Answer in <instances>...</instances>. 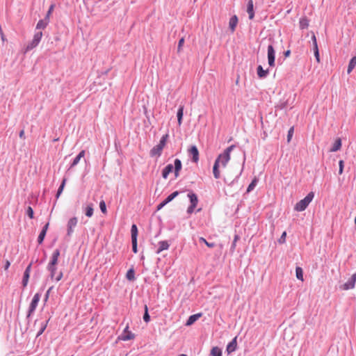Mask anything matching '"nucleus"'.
<instances>
[{
    "mask_svg": "<svg viewBox=\"0 0 356 356\" xmlns=\"http://www.w3.org/2000/svg\"><path fill=\"white\" fill-rule=\"evenodd\" d=\"M230 155H227V154L222 152L220 154L216 159L215 160L213 166V174L216 179H219L220 177V172L219 170L220 163H221L223 168H225L227 163L230 160Z\"/></svg>",
    "mask_w": 356,
    "mask_h": 356,
    "instance_id": "obj_1",
    "label": "nucleus"
},
{
    "mask_svg": "<svg viewBox=\"0 0 356 356\" xmlns=\"http://www.w3.org/2000/svg\"><path fill=\"white\" fill-rule=\"evenodd\" d=\"M268 40L270 42V44L268 46L267 49L268 63L270 67H273L275 65V48L278 49V42L271 37L268 38Z\"/></svg>",
    "mask_w": 356,
    "mask_h": 356,
    "instance_id": "obj_2",
    "label": "nucleus"
},
{
    "mask_svg": "<svg viewBox=\"0 0 356 356\" xmlns=\"http://www.w3.org/2000/svg\"><path fill=\"white\" fill-rule=\"evenodd\" d=\"M314 197V192H309L302 200H300L296 204L294 207V210L297 211H305L309 204V203L312 201Z\"/></svg>",
    "mask_w": 356,
    "mask_h": 356,
    "instance_id": "obj_3",
    "label": "nucleus"
},
{
    "mask_svg": "<svg viewBox=\"0 0 356 356\" xmlns=\"http://www.w3.org/2000/svg\"><path fill=\"white\" fill-rule=\"evenodd\" d=\"M40 297H41V294L40 293H36L31 303H30V305L29 307V309H28V312H27V315H26V318L29 319L31 316L34 313V312L35 311L36 308H37V306L38 305V302L40 301Z\"/></svg>",
    "mask_w": 356,
    "mask_h": 356,
    "instance_id": "obj_4",
    "label": "nucleus"
},
{
    "mask_svg": "<svg viewBox=\"0 0 356 356\" xmlns=\"http://www.w3.org/2000/svg\"><path fill=\"white\" fill-rule=\"evenodd\" d=\"M138 234V227L136 224H133L131 227V237L132 251L134 253L138 252V241H137Z\"/></svg>",
    "mask_w": 356,
    "mask_h": 356,
    "instance_id": "obj_5",
    "label": "nucleus"
},
{
    "mask_svg": "<svg viewBox=\"0 0 356 356\" xmlns=\"http://www.w3.org/2000/svg\"><path fill=\"white\" fill-rule=\"evenodd\" d=\"M42 31H40L35 33L33 40L30 42L28 43L27 46L26 47V50L30 51V50L33 49V48L36 47L38 45V44L40 43V42L42 39Z\"/></svg>",
    "mask_w": 356,
    "mask_h": 356,
    "instance_id": "obj_6",
    "label": "nucleus"
},
{
    "mask_svg": "<svg viewBox=\"0 0 356 356\" xmlns=\"http://www.w3.org/2000/svg\"><path fill=\"white\" fill-rule=\"evenodd\" d=\"M356 282V272L351 275V277L348 279V280L344 283L343 284L339 286L341 290H350L355 288Z\"/></svg>",
    "mask_w": 356,
    "mask_h": 356,
    "instance_id": "obj_7",
    "label": "nucleus"
},
{
    "mask_svg": "<svg viewBox=\"0 0 356 356\" xmlns=\"http://www.w3.org/2000/svg\"><path fill=\"white\" fill-rule=\"evenodd\" d=\"M78 219L76 217L71 218L67 222V236L70 237L74 232V228L76 226Z\"/></svg>",
    "mask_w": 356,
    "mask_h": 356,
    "instance_id": "obj_8",
    "label": "nucleus"
},
{
    "mask_svg": "<svg viewBox=\"0 0 356 356\" xmlns=\"http://www.w3.org/2000/svg\"><path fill=\"white\" fill-rule=\"evenodd\" d=\"M32 265H33V261H31L27 266V267L26 268V269L24 272L23 278H22V284L23 288L26 287V286L28 284Z\"/></svg>",
    "mask_w": 356,
    "mask_h": 356,
    "instance_id": "obj_9",
    "label": "nucleus"
},
{
    "mask_svg": "<svg viewBox=\"0 0 356 356\" xmlns=\"http://www.w3.org/2000/svg\"><path fill=\"white\" fill-rule=\"evenodd\" d=\"M60 256V250L56 249L51 257V259L47 266L54 267L56 266L58 261V257Z\"/></svg>",
    "mask_w": 356,
    "mask_h": 356,
    "instance_id": "obj_10",
    "label": "nucleus"
},
{
    "mask_svg": "<svg viewBox=\"0 0 356 356\" xmlns=\"http://www.w3.org/2000/svg\"><path fill=\"white\" fill-rule=\"evenodd\" d=\"M237 349V336L234 337L232 340L228 343L226 347V352L229 355Z\"/></svg>",
    "mask_w": 356,
    "mask_h": 356,
    "instance_id": "obj_11",
    "label": "nucleus"
},
{
    "mask_svg": "<svg viewBox=\"0 0 356 356\" xmlns=\"http://www.w3.org/2000/svg\"><path fill=\"white\" fill-rule=\"evenodd\" d=\"M189 154L191 155V160L193 163H197L199 161V150L195 145H192L188 149Z\"/></svg>",
    "mask_w": 356,
    "mask_h": 356,
    "instance_id": "obj_12",
    "label": "nucleus"
},
{
    "mask_svg": "<svg viewBox=\"0 0 356 356\" xmlns=\"http://www.w3.org/2000/svg\"><path fill=\"white\" fill-rule=\"evenodd\" d=\"M86 154L85 150H81L76 156L73 159L72 162L71 163L70 168H68V170L76 166L80 161L81 159L84 157Z\"/></svg>",
    "mask_w": 356,
    "mask_h": 356,
    "instance_id": "obj_13",
    "label": "nucleus"
},
{
    "mask_svg": "<svg viewBox=\"0 0 356 356\" xmlns=\"http://www.w3.org/2000/svg\"><path fill=\"white\" fill-rule=\"evenodd\" d=\"M238 19L236 15H234L230 19L229 22V29H230L232 33H234L236 30V27L238 24Z\"/></svg>",
    "mask_w": 356,
    "mask_h": 356,
    "instance_id": "obj_14",
    "label": "nucleus"
},
{
    "mask_svg": "<svg viewBox=\"0 0 356 356\" xmlns=\"http://www.w3.org/2000/svg\"><path fill=\"white\" fill-rule=\"evenodd\" d=\"M83 209L85 215L87 217L91 218L93 216L94 208H93L92 203L87 204L85 207L83 206Z\"/></svg>",
    "mask_w": 356,
    "mask_h": 356,
    "instance_id": "obj_15",
    "label": "nucleus"
},
{
    "mask_svg": "<svg viewBox=\"0 0 356 356\" xmlns=\"http://www.w3.org/2000/svg\"><path fill=\"white\" fill-rule=\"evenodd\" d=\"M247 13L250 19H253L254 17V3L252 0H248L247 4Z\"/></svg>",
    "mask_w": 356,
    "mask_h": 356,
    "instance_id": "obj_16",
    "label": "nucleus"
},
{
    "mask_svg": "<svg viewBox=\"0 0 356 356\" xmlns=\"http://www.w3.org/2000/svg\"><path fill=\"white\" fill-rule=\"evenodd\" d=\"M163 148L156 145L149 152V156L151 157L160 156L162 154Z\"/></svg>",
    "mask_w": 356,
    "mask_h": 356,
    "instance_id": "obj_17",
    "label": "nucleus"
},
{
    "mask_svg": "<svg viewBox=\"0 0 356 356\" xmlns=\"http://www.w3.org/2000/svg\"><path fill=\"white\" fill-rule=\"evenodd\" d=\"M158 245H159V248H158L157 250L156 251V254H159L162 251L168 250L170 247V244L168 241H159Z\"/></svg>",
    "mask_w": 356,
    "mask_h": 356,
    "instance_id": "obj_18",
    "label": "nucleus"
},
{
    "mask_svg": "<svg viewBox=\"0 0 356 356\" xmlns=\"http://www.w3.org/2000/svg\"><path fill=\"white\" fill-rule=\"evenodd\" d=\"M202 316V313H198L190 316L186 321V325L189 326L193 325L196 321H197Z\"/></svg>",
    "mask_w": 356,
    "mask_h": 356,
    "instance_id": "obj_19",
    "label": "nucleus"
},
{
    "mask_svg": "<svg viewBox=\"0 0 356 356\" xmlns=\"http://www.w3.org/2000/svg\"><path fill=\"white\" fill-rule=\"evenodd\" d=\"M173 165L170 163L168 164L162 170V177L163 179H167L169 174L173 171Z\"/></svg>",
    "mask_w": 356,
    "mask_h": 356,
    "instance_id": "obj_20",
    "label": "nucleus"
},
{
    "mask_svg": "<svg viewBox=\"0 0 356 356\" xmlns=\"http://www.w3.org/2000/svg\"><path fill=\"white\" fill-rule=\"evenodd\" d=\"M257 73L259 78L264 79L268 75L269 70L268 69L264 70L261 65H259L257 68Z\"/></svg>",
    "mask_w": 356,
    "mask_h": 356,
    "instance_id": "obj_21",
    "label": "nucleus"
},
{
    "mask_svg": "<svg viewBox=\"0 0 356 356\" xmlns=\"http://www.w3.org/2000/svg\"><path fill=\"white\" fill-rule=\"evenodd\" d=\"M184 106L180 105L177 112V123L180 126L182 124Z\"/></svg>",
    "mask_w": 356,
    "mask_h": 356,
    "instance_id": "obj_22",
    "label": "nucleus"
},
{
    "mask_svg": "<svg viewBox=\"0 0 356 356\" xmlns=\"http://www.w3.org/2000/svg\"><path fill=\"white\" fill-rule=\"evenodd\" d=\"M135 338V334L131 332H127V333H122L120 336L118 337V339L122 341H129L134 339Z\"/></svg>",
    "mask_w": 356,
    "mask_h": 356,
    "instance_id": "obj_23",
    "label": "nucleus"
},
{
    "mask_svg": "<svg viewBox=\"0 0 356 356\" xmlns=\"http://www.w3.org/2000/svg\"><path fill=\"white\" fill-rule=\"evenodd\" d=\"M341 138H338L337 139L335 140L334 143H333L332 147L330 149V152H337L341 149Z\"/></svg>",
    "mask_w": 356,
    "mask_h": 356,
    "instance_id": "obj_24",
    "label": "nucleus"
},
{
    "mask_svg": "<svg viewBox=\"0 0 356 356\" xmlns=\"http://www.w3.org/2000/svg\"><path fill=\"white\" fill-rule=\"evenodd\" d=\"M188 197L189 198L191 204H193V205H195V206L197 205L198 197H197V195L195 193L190 192L188 194Z\"/></svg>",
    "mask_w": 356,
    "mask_h": 356,
    "instance_id": "obj_25",
    "label": "nucleus"
},
{
    "mask_svg": "<svg viewBox=\"0 0 356 356\" xmlns=\"http://www.w3.org/2000/svg\"><path fill=\"white\" fill-rule=\"evenodd\" d=\"M50 319V317H49L47 319H46L45 321H42L41 323H40V330H38L37 334H36V337H38L39 336H40L43 332L45 330L47 326V324H48V322Z\"/></svg>",
    "mask_w": 356,
    "mask_h": 356,
    "instance_id": "obj_26",
    "label": "nucleus"
},
{
    "mask_svg": "<svg viewBox=\"0 0 356 356\" xmlns=\"http://www.w3.org/2000/svg\"><path fill=\"white\" fill-rule=\"evenodd\" d=\"M49 23V20L44 18L38 21L36 25V29H44Z\"/></svg>",
    "mask_w": 356,
    "mask_h": 356,
    "instance_id": "obj_27",
    "label": "nucleus"
},
{
    "mask_svg": "<svg viewBox=\"0 0 356 356\" xmlns=\"http://www.w3.org/2000/svg\"><path fill=\"white\" fill-rule=\"evenodd\" d=\"M356 65V56L351 58V59L349 61L348 69H347V73L350 74L353 69L355 68Z\"/></svg>",
    "mask_w": 356,
    "mask_h": 356,
    "instance_id": "obj_28",
    "label": "nucleus"
},
{
    "mask_svg": "<svg viewBox=\"0 0 356 356\" xmlns=\"http://www.w3.org/2000/svg\"><path fill=\"white\" fill-rule=\"evenodd\" d=\"M126 278L129 281H134L135 280V270L133 267L129 268L126 274Z\"/></svg>",
    "mask_w": 356,
    "mask_h": 356,
    "instance_id": "obj_29",
    "label": "nucleus"
},
{
    "mask_svg": "<svg viewBox=\"0 0 356 356\" xmlns=\"http://www.w3.org/2000/svg\"><path fill=\"white\" fill-rule=\"evenodd\" d=\"M66 181H67V179L66 178H63V179L60 186L58 188V191H57V193H56V200L58 199L60 195L62 194V193L63 191V189H64V187L65 186Z\"/></svg>",
    "mask_w": 356,
    "mask_h": 356,
    "instance_id": "obj_30",
    "label": "nucleus"
},
{
    "mask_svg": "<svg viewBox=\"0 0 356 356\" xmlns=\"http://www.w3.org/2000/svg\"><path fill=\"white\" fill-rule=\"evenodd\" d=\"M210 355L211 356H222V350L218 346H214L211 348Z\"/></svg>",
    "mask_w": 356,
    "mask_h": 356,
    "instance_id": "obj_31",
    "label": "nucleus"
},
{
    "mask_svg": "<svg viewBox=\"0 0 356 356\" xmlns=\"http://www.w3.org/2000/svg\"><path fill=\"white\" fill-rule=\"evenodd\" d=\"M257 182H258V179L255 177L251 181V183L248 185V188H247V190H246V193H250L252 191L254 190V188H255L256 185L257 184Z\"/></svg>",
    "mask_w": 356,
    "mask_h": 356,
    "instance_id": "obj_32",
    "label": "nucleus"
},
{
    "mask_svg": "<svg viewBox=\"0 0 356 356\" xmlns=\"http://www.w3.org/2000/svg\"><path fill=\"white\" fill-rule=\"evenodd\" d=\"M169 138V134H164L161 138L159 140V143L158 144L159 146H160L161 148H164V147L166 145V143H167V140Z\"/></svg>",
    "mask_w": 356,
    "mask_h": 356,
    "instance_id": "obj_33",
    "label": "nucleus"
},
{
    "mask_svg": "<svg viewBox=\"0 0 356 356\" xmlns=\"http://www.w3.org/2000/svg\"><path fill=\"white\" fill-rule=\"evenodd\" d=\"M296 276L298 280L303 281V270L301 267L297 266L296 268Z\"/></svg>",
    "mask_w": 356,
    "mask_h": 356,
    "instance_id": "obj_34",
    "label": "nucleus"
},
{
    "mask_svg": "<svg viewBox=\"0 0 356 356\" xmlns=\"http://www.w3.org/2000/svg\"><path fill=\"white\" fill-rule=\"evenodd\" d=\"M179 194V192L176 191H174L173 193H172L171 194H170L164 200H165V202H166L167 204H168L169 202H170L171 201H172Z\"/></svg>",
    "mask_w": 356,
    "mask_h": 356,
    "instance_id": "obj_35",
    "label": "nucleus"
},
{
    "mask_svg": "<svg viewBox=\"0 0 356 356\" xmlns=\"http://www.w3.org/2000/svg\"><path fill=\"white\" fill-rule=\"evenodd\" d=\"M299 25L301 29H305L309 26V20L306 17L302 18L300 19Z\"/></svg>",
    "mask_w": 356,
    "mask_h": 356,
    "instance_id": "obj_36",
    "label": "nucleus"
},
{
    "mask_svg": "<svg viewBox=\"0 0 356 356\" xmlns=\"http://www.w3.org/2000/svg\"><path fill=\"white\" fill-rule=\"evenodd\" d=\"M173 167H174L173 170L181 171V170L182 168V163H181V160L179 159H175Z\"/></svg>",
    "mask_w": 356,
    "mask_h": 356,
    "instance_id": "obj_37",
    "label": "nucleus"
},
{
    "mask_svg": "<svg viewBox=\"0 0 356 356\" xmlns=\"http://www.w3.org/2000/svg\"><path fill=\"white\" fill-rule=\"evenodd\" d=\"M240 239V236H238V234H235L234 235V240L232 243V245H231V247H230V252H234L235 249H236V242Z\"/></svg>",
    "mask_w": 356,
    "mask_h": 356,
    "instance_id": "obj_38",
    "label": "nucleus"
},
{
    "mask_svg": "<svg viewBox=\"0 0 356 356\" xmlns=\"http://www.w3.org/2000/svg\"><path fill=\"white\" fill-rule=\"evenodd\" d=\"M144 309H145V312H144L143 318L145 323H148L150 321V316L148 312V307L147 305H145Z\"/></svg>",
    "mask_w": 356,
    "mask_h": 356,
    "instance_id": "obj_39",
    "label": "nucleus"
},
{
    "mask_svg": "<svg viewBox=\"0 0 356 356\" xmlns=\"http://www.w3.org/2000/svg\"><path fill=\"white\" fill-rule=\"evenodd\" d=\"M199 241L200 243H204L207 247L210 248H214L216 246L214 243L208 242L204 237H200Z\"/></svg>",
    "mask_w": 356,
    "mask_h": 356,
    "instance_id": "obj_40",
    "label": "nucleus"
},
{
    "mask_svg": "<svg viewBox=\"0 0 356 356\" xmlns=\"http://www.w3.org/2000/svg\"><path fill=\"white\" fill-rule=\"evenodd\" d=\"M47 270L50 273V277L52 280H54V277L56 275V272L57 267L56 266H54V267L47 266Z\"/></svg>",
    "mask_w": 356,
    "mask_h": 356,
    "instance_id": "obj_41",
    "label": "nucleus"
},
{
    "mask_svg": "<svg viewBox=\"0 0 356 356\" xmlns=\"http://www.w3.org/2000/svg\"><path fill=\"white\" fill-rule=\"evenodd\" d=\"M288 106V100L286 101H280L279 104L276 106V108L280 110L284 109Z\"/></svg>",
    "mask_w": 356,
    "mask_h": 356,
    "instance_id": "obj_42",
    "label": "nucleus"
},
{
    "mask_svg": "<svg viewBox=\"0 0 356 356\" xmlns=\"http://www.w3.org/2000/svg\"><path fill=\"white\" fill-rule=\"evenodd\" d=\"M46 234H47V233L40 231V233L39 234V236L38 237V244H42L43 243Z\"/></svg>",
    "mask_w": 356,
    "mask_h": 356,
    "instance_id": "obj_43",
    "label": "nucleus"
},
{
    "mask_svg": "<svg viewBox=\"0 0 356 356\" xmlns=\"http://www.w3.org/2000/svg\"><path fill=\"white\" fill-rule=\"evenodd\" d=\"M26 215L29 217V218H34V211L31 207H28L26 209Z\"/></svg>",
    "mask_w": 356,
    "mask_h": 356,
    "instance_id": "obj_44",
    "label": "nucleus"
},
{
    "mask_svg": "<svg viewBox=\"0 0 356 356\" xmlns=\"http://www.w3.org/2000/svg\"><path fill=\"white\" fill-rule=\"evenodd\" d=\"M99 209L103 213H106L107 212L106 205L104 200H102L99 202Z\"/></svg>",
    "mask_w": 356,
    "mask_h": 356,
    "instance_id": "obj_45",
    "label": "nucleus"
},
{
    "mask_svg": "<svg viewBox=\"0 0 356 356\" xmlns=\"http://www.w3.org/2000/svg\"><path fill=\"white\" fill-rule=\"evenodd\" d=\"M294 132V127H291L289 130L288 131L287 134V142L289 143L293 137Z\"/></svg>",
    "mask_w": 356,
    "mask_h": 356,
    "instance_id": "obj_46",
    "label": "nucleus"
},
{
    "mask_svg": "<svg viewBox=\"0 0 356 356\" xmlns=\"http://www.w3.org/2000/svg\"><path fill=\"white\" fill-rule=\"evenodd\" d=\"M286 232H284L281 236L280 237V238L278 239V243L280 244H283L285 243L286 241Z\"/></svg>",
    "mask_w": 356,
    "mask_h": 356,
    "instance_id": "obj_47",
    "label": "nucleus"
},
{
    "mask_svg": "<svg viewBox=\"0 0 356 356\" xmlns=\"http://www.w3.org/2000/svg\"><path fill=\"white\" fill-rule=\"evenodd\" d=\"M344 168V161L343 160H340L339 161V174L341 175L343 172Z\"/></svg>",
    "mask_w": 356,
    "mask_h": 356,
    "instance_id": "obj_48",
    "label": "nucleus"
},
{
    "mask_svg": "<svg viewBox=\"0 0 356 356\" xmlns=\"http://www.w3.org/2000/svg\"><path fill=\"white\" fill-rule=\"evenodd\" d=\"M184 44V38H181L179 39L177 47V52L179 53L181 50V48Z\"/></svg>",
    "mask_w": 356,
    "mask_h": 356,
    "instance_id": "obj_49",
    "label": "nucleus"
},
{
    "mask_svg": "<svg viewBox=\"0 0 356 356\" xmlns=\"http://www.w3.org/2000/svg\"><path fill=\"white\" fill-rule=\"evenodd\" d=\"M312 44H313V49L314 50V49H316V48H318V44H317V40L314 33L312 36Z\"/></svg>",
    "mask_w": 356,
    "mask_h": 356,
    "instance_id": "obj_50",
    "label": "nucleus"
},
{
    "mask_svg": "<svg viewBox=\"0 0 356 356\" xmlns=\"http://www.w3.org/2000/svg\"><path fill=\"white\" fill-rule=\"evenodd\" d=\"M236 147L235 145H232L224 150V153L230 155L231 152Z\"/></svg>",
    "mask_w": 356,
    "mask_h": 356,
    "instance_id": "obj_51",
    "label": "nucleus"
},
{
    "mask_svg": "<svg viewBox=\"0 0 356 356\" xmlns=\"http://www.w3.org/2000/svg\"><path fill=\"white\" fill-rule=\"evenodd\" d=\"M53 286H51L49 288V289L47 291L45 295H44V303H46L47 301H48V299L49 298V294H50V292L53 289Z\"/></svg>",
    "mask_w": 356,
    "mask_h": 356,
    "instance_id": "obj_52",
    "label": "nucleus"
},
{
    "mask_svg": "<svg viewBox=\"0 0 356 356\" xmlns=\"http://www.w3.org/2000/svg\"><path fill=\"white\" fill-rule=\"evenodd\" d=\"M314 54L317 63H319L321 62V60L318 48H316V49L314 50Z\"/></svg>",
    "mask_w": 356,
    "mask_h": 356,
    "instance_id": "obj_53",
    "label": "nucleus"
},
{
    "mask_svg": "<svg viewBox=\"0 0 356 356\" xmlns=\"http://www.w3.org/2000/svg\"><path fill=\"white\" fill-rule=\"evenodd\" d=\"M54 7V5H53V4L50 6V7L44 17V18L47 19V20H49V16L53 11Z\"/></svg>",
    "mask_w": 356,
    "mask_h": 356,
    "instance_id": "obj_54",
    "label": "nucleus"
},
{
    "mask_svg": "<svg viewBox=\"0 0 356 356\" xmlns=\"http://www.w3.org/2000/svg\"><path fill=\"white\" fill-rule=\"evenodd\" d=\"M197 206H195V205H193V204H190V206L188 207L187 209V213L188 214H191L194 212V210H195V208Z\"/></svg>",
    "mask_w": 356,
    "mask_h": 356,
    "instance_id": "obj_55",
    "label": "nucleus"
},
{
    "mask_svg": "<svg viewBox=\"0 0 356 356\" xmlns=\"http://www.w3.org/2000/svg\"><path fill=\"white\" fill-rule=\"evenodd\" d=\"M63 276V272H62V271H60V272H59V273H58L56 276L55 275V277H54V279L56 282H58V281H60V280L62 279Z\"/></svg>",
    "mask_w": 356,
    "mask_h": 356,
    "instance_id": "obj_56",
    "label": "nucleus"
},
{
    "mask_svg": "<svg viewBox=\"0 0 356 356\" xmlns=\"http://www.w3.org/2000/svg\"><path fill=\"white\" fill-rule=\"evenodd\" d=\"M245 161V156H244V160H243V163L242 169L241 170V172H240L239 175L236 177V178L232 181V184H233L235 181H236L238 179V178L239 177V176L241 175V173H242V172L243 170Z\"/></svg>",
    "mask_w": 356,
    "mask_h": 356,
    "instance_id": "obj_57",
    "label": "nucleus"
},
{
    "mask_svg": "<svg viewBox=\"0 0 356 356\" xmlns=\"http://www.w3.org/2000/svg\"><path fill=\"white\" fill-rule=\"evenodd\" d=\"M167 204L166 202H165V200L162 201L160 204L157 205L156 209L160 210L164 206Z\"/></svg>",
    "mask_w": 356,
    "mask_h": 356,
    "instance_id": "obj_58",
    "label": "nucleus"
},
{
    "mask_svg": "<svg viewBox=\"0 0 356 356\" xmlns=\"http://www.w3.org/2000/svg\"><path fill=\"white\" fill-rule=\"evenodd\" d=\"M283 54H284V56L285 58H288V57H289V56H290V55H291V50H290V49H288V50H286V51H284L283 52Z\"/></svg>",
    "mask_w": 356,
    "mask_h": 356,
    "instance_id": "obj_59",
    "label": "nucleus"
},
{
    "mask_svg": "<svg viewBox=\"0 0 356 356\" xmlns=\"http://www.w3.org/2000/svg\"><path fill=\"white\" fill-rule=\"evenodd\" d=\"M10 266V263L8 260H6L3 266L5 270H8Z\"/></svg>",
    "mask_w": 356,
    "mask_h": 356,
    "instance_id": "obj_60",
    "label": "nucleus"
},
{
    "mask_svg": "<svg viewBox=\"0 0 356 356\" xmlns=\"http://www.w3.org/2000/svg\"><path fill=\"white\" fill-rule=\"evenodd\" d=\"M49 222H47V224H45V225H44V227H42V230H41V231H42V232H45V233H47V230H48V228H49Z\"/></svg>",
    "mask_w": 356,
    "mask_h": 356,
    "instance_id": "obj_61",
    "label": "nucleus"
},
{
    "mask_svg": "<svg viewBox=\"0 0 356 356\" xmlns=\"http://www.w3.org/2000/svg\"><path fill=\"white\" fill-rule=\"evenodd\" d=\"M19 136L20 138H22V139L25 138V135H24V130H21L19 131Z\"/></svg>",
    "mask_w": 356,
    "mask_h": 356,
    "instance_id": "obj_62",
    "label": "nucleus"
},
{
    "mask_svg": "<svg viewBox=\"0 0 356 356\" xmlns=\"http://www.w3.org/2000/svg\"><path fill=\"white\" fill-rule=\"evenodd\" d=\"M174 172L175 178H177L179 176L180 171L174 170Z\"/></svg>",
    "mask_w": 356,
    "mask_h": 356,
    "instance_id": "obj_63",
    "label": "nucleus"
},
{
    "mask_svg": "<svg viewBox=\"0 0 356 356\" xmlns=\"http://www.w3.org/2000/svg\"><path fill=\"white\" fill-rule=\"evenodd\" d=\"M108 71H109V70H105L104 72H102V75H106L108 74Z\"/></svg>",
    "mask_w": 356,
    "mask_h": 356,
    "instance_id": "obj_64",
    "label": "nucleus"
}]
</instances>
